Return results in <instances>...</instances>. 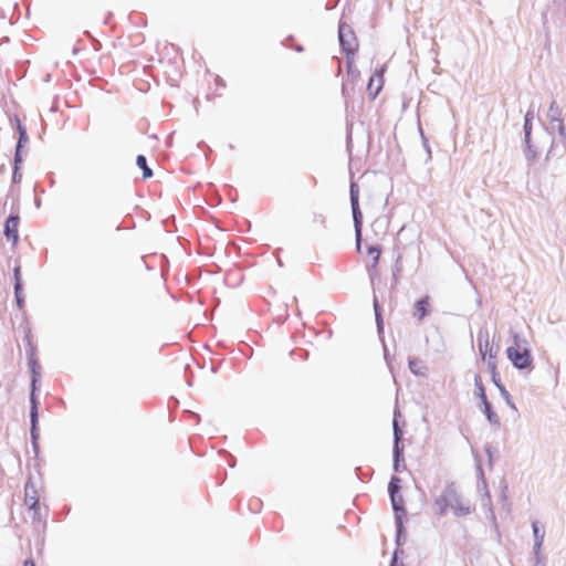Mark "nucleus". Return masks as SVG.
I'll use <instances>...</instances> for the list:
<instances>
[{
    "label": "nucleus",
    "instance_id": "nucleus-9",
    "mask_svg": "<svg viewBox=\"0 0 566 566\" xmlns=\"http://www.w3.org/2000/svg\"><path fill=\"white\" fill-rule=\"evenodd\" d=\"M366 252L368 258H370V269L376 271L380 260L381 250L376 245H368L366 248Z\"/></svg>",
    "mask_w": 566,
    "mask_h": 566
},
{
    "label": "nucleus",
    "instance_id": "nucleus-6",
    "mask_svg": "<svg viewBox=\"0 0 566 566\" xmlns=\"http://www.w3.org/2000/svg\"><path fill=\"white\" fill-rule=\"evenodd\" d=\"M18 228L19 218L13 216L9 217L4 223V234L13 244H15L19 239Z\"/></svg>",
    "mask_w": 566,
    "mask_h": 566
},
{
    "label": "nucleus",
    "instance_id": "nucleus-2",
    "mask_svg": "<svg viewBox=\"0 0 566 566\" xmlns=\"http://www.w3.org/2000/svg\"><path fill=\"white\" fill-rule=\"evenodd\" d=\"M506 356L517 369H530L533 365V357L527 343L514 336V344L506 348Z\"/></svg>",
    "mask_w": 566,
    "mask_h": 566
},
{
    "label": "nucleus",
    "instance_id": "nucleus-14",
    "mask_svg": "<svg viewBox=\"0 0 566 566\" xmlns=\"http://www.w3.org/2000/svg\"><path fill=\"white\" fill-rule=\"evenodd\" d=\"M394 427H395V438H396V443H395V457H396V461H395V469L398 470V461H399V429L397 427V422L394 423Z\"/></svg>",
    "mask_w": 566,
    "mask_h": 566
},
{
    "label": "nucleus",
    "instance_id": "nucleus-7",
    "mask_svg": "<svg viewBox=\"0 0 566 566\" xmlns=\"http://www.w3.org/2000/svg\"><path fill=\"white\" fill-rule=\"evenodd\" d=\"M382 84H384L382 73H378L375 76H371L369 78V82L367 85V91H368L369 95L371 96V98H375L378 95V93L382 88Z\"/></svg>",
    "mask_w": 566,
    "mask_h": 566
},
{
    "label": "nucleus",
    "instance_id": "nucleus-5",
    "mask_svg": "<svg viewBox=\"0 0 566 566\" xmlns=\"http://www.w3.org/2000/svg\"><path fill=\"white\" fill-rule=\"evenodd\" d=\"M359 187L356 182L350 184V203L353 211V219L355 224V234H356V249L359 252L361 248V226H363V214L359 208Z\"/></svg>",
    "mask_w": 566,
    "mask_h": 566
},
{
    "label": "nucleus",
    "instance_id": "nucleus-3",
    "mask_svg": "<svg viewBox=\"0 0 566 566\" xmlns=\"http://www.w3.org/2000/svg\"><path fill=\"white\" fill-rule=\"evenodd\" d=\"M24 505L32 514L33 522L41 523L46 516V507H42L39 490L32 481H28L24 486Z\"/></svg>",
    "mask_w": 566,
    "mask_h": 566
},
{
    "label": "nucleus",
    "instance_id": "nucleus-4",
    "mask_svg": "<svg viewBox=\"0 0 566 566\" xmlns=\"http://www.w3.org/2000/svg\"><path fill=\"white\" fill-rule=\"evenodd\" d=\"M338 35L342 48L347 55L348 74H350L354 55L358 50V42L353 30L346 24L339 25Z\"/></svg>",
    "mask_w": 566,
    "mask_h": 566
},
{
    "label": "nucleus",
    "instance_id": "nucleus-22",
    "mask_svg": "<svg viewBox=\"0 0 566 566\" xmlns=\"http://www.w3.org/2000/svg\"><path fill=\"white\" fill-rule=\"evenodd\" d=\"M23 566H35V564L32 559H27Z\"/></svg>",
    "mask_w": 566,
    "mask_h": 566
},
{
    "label": "nucleus",
    "instance_id": "nucleus-8",
    "mask_svg": "<svg viewBox=\"0 0 566 566\" xmlns=\"http://www.w3.org/2000/svg\"><path fill=\"white\" fill-rule=\"evenodd\" d=\"M429 296L419 300L415 305L413 316L421 321L428 314Z\"/></svg>",
    "mask_w": 566,
    "mask_h": 566
},
{
    "label": "nucleus",
    "instance_id": "nucleus-15",
    "mask_svg": "<svg viewBox=\"0 0 566 566\" xmlns=\"http://www.w3.org/2000/svg\"><path fill=\"white\" fill-rule=\"evenodd\" d=\"M31 402H32L31 422H32V432H33L35 429V423H36V419H38V407H36L35 398H34L33 394L31 396Z\"/></svg>",
    "mask_w": 566,
    "mask_h": 566
},
{
    "label": "nucleus",
    "instance_id": "nucleus-10",
    "mask_svg": "<svg viewBox=\"0 0 566 566\" xmlns=\"http://www.w3.org/2000/svg\"><path fill=\"white\" fill-rule=\"evenodd\" d=\"M474 387H475V394L481 399V401L483 402V401L488 400L483 380L480 375L474 376Z\"/></svg>",
    "mask_w": 566,
    "mask_h": 566
},
{
    "label": "nucleus",
    "instance_id": "nucleus-16",
    "mask_svg": "<svg viewBox=\"0 0 566 566\" xmlns=\"http://www.w3.org/2000/svg\"><path fill=\"white\" fill-rule=\"evenodd\" d=\"M533 533L535 538V546L539 547L544 539V533L539 532V528L536 523H533Z\"/></svg>",
    "mask_w": 566,
    "mask_h": 566
},
{
    "label": "nucleus",
    "instance_id": "nucleus-19",
    "mask_svg": "<svg viewBox=\"0 0 566 566\" xmlns=\"http://www.w3.org/2000/svg\"><path fill=\"white\" fill-rule=\"evenodd\" d=\"M436 505H438V507H439V513L442 514L446 509V505H447L446 499H438L436 501Z\"/></svg>",
    "mask_w": 566,
    "mask_h": 566
},
{
    "label": "nucleus",
    "instance_id": "nucleus-1",
    "mask_svg": "<svg viewBox=\"0 0 566 566\" xmlns=\"http://www.w3.org/2000/svg\"><path fill=\"white\" fill-rule=\"evenodd\" d=\"M478 349L481 359L486 363L492 381L501 387L500 374L497 370L499 347L494 345L488 331H480L476 338Z\"/></svg>",
    "mask_w": 566,
    "mask_h": 566
},
{
    "label": "nucleus",
    "instance_id": "nucleus-11",
    "mask_svg": "<svg viewBox=\"0 0 566 566\" xmlns=\"http://www.w3.org/2000/svg\"><path fill=\"white\" fill-rule=\"evenodd\" d=\"M398 483H399V479L396 476H394L389 483L390 497H391L392 506L395 510H399V506H398L397 500H396V493L399 490Z\"/></svg>",
    "mask_w": 566,
    "mask_h": 566
},
{
    "label": "nucleus",
    "instance_id": "nucleus-21",
    "mask_svg": "<svg viewBox=\"0 0 566 566\" xmlns=\"http://www.w3.org/2000/svg\"><path fill=\"white\" fill-rule=\"evenodd\" d=\"M20 149L19 147H17V150H15V156H14V164H15V168H18V165L21 163V153H20Z\"/></svg>",
    "mask_w": 566,
    "mask_h": 566
},
{
    "label": "nucleus",
    "instance_id": "nucleus-13",
    "mask_svg": "<svg viewBox=\"0 0 566 566\" xmlns=\"http://www.w3.org/2000/svg\"><path fill=\"white\" fill-rule=\"evenodd\" d=\"M482 403H483V407H484V413L488 417L489 421L496 423L497 422V416L492 411L491 403L489 402V400H485Z\"/></svg>",
    "mask_w": 566,
    "mask_h": 566
},
{
    "label": "nucleus",
    "instance_id": "nucleus-12",
    "mask_svg": "<svg viewBox=\"0 0 566 566\" xmlns=\"http://www.w3.org/2000/svg\"><path fill=\"white\" fill-rule=\"evenodd\" d=\"M137 166L143 170V177L150 178L153 176L151 169L147 166L146 157L143 155H138L136 159Z\"/></svg>",
    "mask_w": 566,
    "mask_h": 566
},
{
    "label": "nucleus",
    "instance_id": "nucleus-18",
    "mask_svg": "<svg viewBox=\"0 0 566 566\" xmlns=\"http://www.w3.org/2000/svg\"><path fill=\"white\" fill-rule=\"evenodd\" d=\"M14 294H15V300H17V304H18L19 308H22L23 303H24V300L22 297V287L19 290H14Z\"/></svg>",
    "mask_w": 566,
    "mask_h": 566
},
{
    "label": "nucleus",
    "instance_id": "nucleus-17",
    "mask_svg": "<svg viewBox=\"0 0 566 566\" xmlns=\"http://www.w3.org/2000/svg\"><path fill=\"white\" fill-rule=\"evenodd\" d=\"M14 290H19L22 286V280H21V269L20 266L14 268Z\"/></svg>",
    "mask_w": 566,
    "mask_h": 566
},
{
    "label": "nucleus",
    "instance_id": "nucleus-23",
    "mask_svg": "<svg viewBox=\"0 0 566 566\" xmlns=\"http://www.w3.org/2000/svg\"><path fill=\"white\" fill-rule=\"evenodd\" d=\"M392 566H396L395 564H392Z\"/></svg>",
    "mask_w": 566,
    "mask_h": 566
},
{
    "label": "nucleus",
    "instance_id": "nucleus-20",
    "mask_svg": "<svg viewBox=\"0 0 566 566\" xmlns=\"http://www.w3.org/2000/svg\"><path fill=\"white\" fill-rule=\"evenodd\" d=\"M28 139L27 137V134L23 129L20 128V138H19V143H18V146L19 148L22 147V143L25 142Z\"/></svg>",
    "mask_w": 566,
    "mask_h": 566
}]
</instances>
